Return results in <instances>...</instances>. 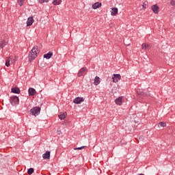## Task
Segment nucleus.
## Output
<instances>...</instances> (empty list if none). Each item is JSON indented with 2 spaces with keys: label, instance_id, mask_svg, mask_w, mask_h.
<instances>
[{
  "label": "nucleus",
  "instance_id": "obj_17",
  "mask_svg": "<svg viewBox=\"0 0 175 175\" xmlns=\"http://www.w3.org/2000/svg\"><path fill=\"white\" fill-rule=\"evenodd\" d=\"M111 14V16H117V14H118V8H112V12Z\"/></svg>",
  "mask_w": 175,
  "mask_h": 175
},
{
  "label": "nucleus",
  "instance_id": "obj_9",
  "mask_svg": "<svg viewBox=\"0 0 175 175\" xmlns=\"http://www.w3.org/2000/svg\"><path fill=\"white\" fill-rule=\"evenodd\" d=\"M34 21H35L33 20V16L29 17L27 19V27H31V25H32V24H33Z\"/></svg>",
  "mask_w": 175,
  "mask_h": 175
},
{
  "label": "nucleus",
  "instance_id": "obj_6",
  "mask_svg": "<svg viewBox=\"0 0 175 175\" xmlns=\"http://www.w3.org/2000/svg\"><path fill=\"white\" fill-rule=\"evenodd\" d=\"M87 72H88V70L85 67L81 68L78 72V77H81Z\"/></svg>",
  "mask_w": 175,
  "mask_h": 175
},
{
  "label": "nucleus",
  "instance_id": "obj_15",
  "mask_svg": "<svg viewBox=\"0 0 175 175\" xmlns=\"http://www.w3.org/2000/svg\"><path fill=\"white\" fill-rule=\"evenodd\" d=\"M100 6H102V3L96 2L92 5V8L98 9V8H100Z\"/></svg>",
  "mask_w": 175,
  "mask_h": 175
},
{
  "label": "nucleus",
  "instance_id": "obj_21",
  "mask_svg": "<svg viewBox=\"0 0 175 175\" xmlns=\"http://www.w3.org/2000/svg\"><path fill=\"white\" fill-rule=\"evenodd\" d=\"M61 2H62V0H53V5H59L61 3Z\"/></svg>",
  "mask_w": 175,
  "mask_h": 175
},
{
  "label": "nucleus",
  "instance_id": "obj_7",
  "mask_svg": "<svg viewBox=\"0 0 175 175\" xmlns=\"http://www.w3.org/2000/svg\"><path fill=\"white\" fill-rule=\"evenodd\" d=\"M81 102H84V98L81 97H77L73 100V103H75L76 105H80Z\"/></svg>",
  "mask_w": 175,
  "mask_h": 175
},
{
  "label": "nucleus",
  "instance_id": "obj_25",
  "mask_svg": "<svg viewBox=\"0 0 175 175\" xmlns=\"http://www.w3.org/2000/svg\"><path fill=\"white\" fill-rule=\"evenodd\" d=\"M24 1H25V0H18V3L19 6H23V5L24 3Z\"/></svg>",
  "mask_w": 175,
  "mask_h": 175
},
{
  "label": "nucleus",
  "instance_id": "obj_28",
  "mask_svg": "<svg viewBox=\"0 0 175 175\" xmlns=\"http://www.w3.org/2000/svg\"><path fill=\"white\" fill-rule=\"evenodd\" d=\"M40 3H44V2H49V0H38Z\"/></svg>",
  "mask_w": 175,
  "mask_h": 175
},
{
  "label": "nucleus",
  "instance_id": "obj_3",
  "mask_svg": "<svg viewBox=\"0 0 175 175\" xmlns=\"http://www.w3.org/2000/svg\"><path fill=\"white\" fill-rule=\"evenodd\" d=\"M20 100L17 96H14L10 97V103L12 106H16V105H18Z\"/></svg>",
  "mask_w": 175,
  "mask_h": 175
},
{
  "label": "nucleus",
  "instance_id": "obj_10",
  "mask_svg": "<svg viewBox=\"0 0 175 175\" xmlns=\"http://www.w3.org/2000/svg\"><path fill=\"white\" fill-rule=\"evenodd\" d=\"M28 92H29V95L30 96H33L36 94V90L35 89H33V88H29Z\"/></svg>",
  "mask_w": 175,
  "mask_h": 175
},
{
  "label": "nucleus",
  "instance_id": "obj_23",
  "mask_svg": "<svg viewBox=\"0 0 175 175\" xmlns=\"http://www.w3.org/2000/svg\"><path fill=\"white\" fill-rule=\"evenodd\" d=\"M138 95H142V96H147V94L144 93V92L137 91Z\"/></svg>",
  "mask_w": 175,
  "mask_h": 175
},
{
  "label": "nucleus",
  "instance_id": "obj_26",
  "mask_svg": "<svg viewBox=\"0 0 175 175\" xmlns=\"http://www.w3.org/2000/svg\"><path fill=\"white\" fill-rule=\"evenodd\" d=\"M148 2L144 3V5H142V8L144 9H147V8H148Z\"/></svg>",
  "mask_w": 175,
  "mask_h": 175
},
{
  "label": "nucleus",
  "instance_id": "obj_24",
  "mask_svg": "<svg viewBox=\"0 0 175 175\" xmlns=\"http://www.w3.org/2000/svg\"><path fill=\"white\" fill-rule=\"evenodd\" d=\"M158 125H159V126L165 127V126H166V122H160Z\"/></svg>",
  "mask_w": 175,
  "mask_h": 175
},
{
  "label": "nucleus",
  "instance_id": "obj_11",
  "mask_svg": "<svg viewBox=\"0 0 175 175\" xmlns=\"http://www.w3.org/2000/svg\"><path fill=\"white\" fill-rule=\"evenodd\" d=\"M122 96H120L115 100V103L118 105L119 106H121L122 105Z\"/></svg>",
  "mask_w": 175,
  "mask_h": 175
},
{
  "label": "nucleus",
  "instance_id": "obj_4",
  "mask_svg": "<svg viewBox=\"0 0 175 175\" xmlns=\"http://www.w3.org/2000/svg\"><path fill=\"white\" fill-rule=\"evenodd\" d=\"M112 80L113 83H118L119 80H121V75L120 74H115L112 77Z\"/></svg>",
  "mask_w": 175,
  "mask_h": 175
},
{
  "label": "nucleus",
  "instance_id": "obj_14",
  "mask_svg": "<svg viewBox=\"0 0 175 175\" xmlns=\"http://www.w3.org/2000/svg\"><path fill=\"white\" fill-rule=\"evenodd\" d=\"M53 57V52L49 51L48 53H46L44 55V58H46V59H50Z\"/></svg>",
  "mask_w": 175,
  "mask_h": 175
},
{
  "label": "nucleus",
  "instance_id": "obj_5",
  "mask_svg": "<svg viewBox=\"0 0 175 175\" xmlns=\"http://www.w3.org/2000/svg\"><path fill=\"white\" fill-rule=\"evenodd\" d=\"M151 9L153 13H154L155 14H158L159 13V7L158 6V5L155 4L152 5Z\"/></svg>",
  "mask_w": 175,
  "mask_h": 175
},
{
  "label": "nucleus",
  "instance_id": "obj_1",
  "mask_svg": "<svg viewBox=\"0 0 175 175\" xmlns=\"http://www.w3.org/2000/svg\"><path fill=\"white\" fill-rule=\"evenodd\" d=\"M38 54H39V48L34 46L29 53V61H33L38 57Z\"/></svg>",
  "mask_w": 175,
  "mask_h": 175
},
{
  "label": "nucleus",
  "instance_id": "obj_30",
  "mask_svg": "<svg viewBox=\"0 0 175 175\" xmlns=\"http://www.w3.org/2000/svg\"><path fill=\"white\" fill-rule=\"evenodd\" d=\"M124 43L126 46H130L131 43L128 42V41H124Z\"/></svg>",
  "mask_w": 175,
  "mask_h": 175
},
{
  "label": "nucleus",
  "instance_id": "obj_2",
  "mask_svg": "<svg viewBox=\"0 0 175 175\" xmlns=\"http://www.w3.org/2000/svg\"><path fill=\"white\" fill-rule=\"evenodd\" d=\"M40 107H34L30 109V114L36 117V116L40 114Z\"/></svg>",
  "mask_w": 175,
  "mask_h": 175
},
{
  "label": "nucleus",
  "instance_id": "obj_12",
  "mask_svg": "<svg viewBox=\"0 0 175 175\" xmlns=\"http://www.w3.org/2000/svg\"><path fill=\"white\" fill-rule=\"evenodd\" d=\"M11 92H12L13 94H20L21 91L20 90V88L15 87L11 89Z\"/></svg>",
  "mask_w": 175,
  "mask_h": 175
},
{
  "label": "nucleus",
  "instance_id": "obj_29",
  "mask_svg": "<svg viewBox=\"0 0 175 175\" xmlns=\"http://www.w3.org/2000/svg\"><path fill=\"white\" fill-rule=\"evenodd\" d=\"M170 4L172 5V6H175V0H172Z\"/></svg>",
  "mask_w": 175,
  "mask_h": 175
},
{
  "label": "nucleus",
  "instance_id": "obj_27",
  "mask_svg": "<svg viewBox=\"0 0 175 175\" xmlns=\"http://www.w3.org/2000/svg\"><path fill=\"white\" fill-rule=\"evenodd\" d=\"M83 148H85V146H81L79 148H75L74 150H83Z\"/></svg>",
  "mask_w": 175,
  "mask_h": 175
},
{
  "label": "nucleus",
  "instance_id": "obj_18",
  "mask_svg": "<svg viewBox=\"0 0 175 175\" xmlns=\"http://www.w3.org/2000/svg\"><path fill=\"white\" fill-rule=\"evenodd\" d=\"M10 61H12V57H9L5 58V66L8 68L10 66Z\"/></svg>",
  "mask_w": 175,
  "mask_h": 175
},
{
  "label": "nucleus",
  "instance_id": "obj_8",
  "mask_svg": "<svg viewBox=\"0 0 175 175\" xmlns=\"http://www.w3.org/2000/svg\"><path fill=\"white\" fill-rule=\"evenodd\" d=\"M8 41H6L5 39H0V49H3L5 46H7Z\"/></svg>",
  "mask_w": 175,
  "mask_h": 175
},
{
  "label": "nucleus",
  "instance_id": "obj_31",
  "mask_svg": "<svg viewBox=\"0 0 175 175\" xmlns=\"http://www.w3.org/2000/svg\"><path fill=\"white\" fill-rule=\"evenodd\" d=\"M139 140H141V142H143L144 140V137L143 135L139 137Z\"/></svg>",
  "mask_w": 175,
  "mask_h": 175
},
{
  "label": "nucleus",
  "instance_id": "obj_20",
  "mask_svg": "<svg viewBox=\"0 0 175 175\" xmlns=\"http://www.w3.org/2000/svg\"><path fill=\"white\" fill-rule=\"evenodd\" d=\"M148 47H150V44H148L146 43H144L142 45V50H147L148 49Z\"/></svg>",
  "mask_w": 175,
  "mask_h": 175
},
{
  "label": "nucleus",
  "instance_id": "obj_16",
  "mask_svg": "<svg viewBox=\"0 0 175 175\" xmlns=\"http://www.w3.org/2000/svg\"><path fill=\"white\" fill-rule=\"evenodd\" d=\"M43 159H50V151L46 152L43 155H42Z\"/></svg>",
  "mask_w": 175,
  "mask_h": 175
},
{
  "label": "nucleus",
  "instance_id": "obj_22",
  "mask_svg": "<svg viewBox=\"0 0 175 175\" xmlns=\"http://www.w3.org/2000/svg\"><path fill=\"white\" fill-rule=\"evenodd\" d=\"M34 172L35 170H33V168H29L27 170L28 174H32Z\"/></svg>",
  "mask_w": 175,
  "mask_h": 175
},
{
  "label": "nucleus",
  "instance_id": "obj_19",
  "mask_svg": "<svg viewBox=\"0 0 175 175\" xmlns=\"http://www.w3.org/2000/svg\"><path fill=\"white\" fill-rule=\"evenodd\" d=\"M66 115H67L66 112H64L63 113H60L59 115V120H65V118H66Z\"/></svg>",
  "mask_w": 175,
  "mask_h": 175
},
{
  "label": "nucleus",
  "instance_id": "obj_13",
  "mask_svg": "<svg viewBox=\"0 0 175 175\" xmlns=\"http://www.w3.org/2000/svg\"><path fill=\"white\" fill-rule=\"evenodd\" d=\"M94 85H99V84H100V79L99 78V77L96 76L94 78Z\"/></svg>",
  "mask_w": 175,
  "mask_h": 175
}]
</instances>
